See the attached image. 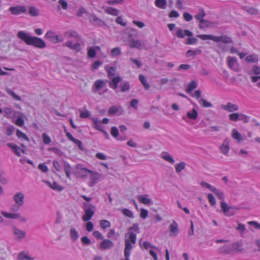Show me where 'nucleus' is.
<instances>
[{
    "label": "nucleus",
    "mask_w": 260,
    "mask_h": 260,
    "mask_svg": "<svg viewBox=\"0 0 260 260\" xmlns=\"http://www.w3.org/2000/svg\"><path fill=\"white\" fill-rule=\"evenodd\" d=\"M197 37L202 40H211L214 41L215 36L212 35H198Z\"/></svg>",
    "instance_id": "nucleus-44"
},
{
    "label": "nucleus",
    "mask_w": 260,
    "mask_h": 260,
    "mask_svg": "<svg viewBox=\"0 0 260 260\" xmlns=\"http://www.w3.org/2000/svg\"><path fill=\"white\" fill-rule=\"evenodd\" d=\"M199 103L200 105H201L203 107L205 108L212 107V104L211 103L207 102L204 99H200L199 100Z\"/></svg>",
    "instance_id": "nucleus-48"
},
{
    "label": "nucleus",
    "mask_w": 260,
    "mask_h": 260,
    "mask_svg": "<svg viewBox=\"0 0 260 260\" xmlns=\"http://www.w3.org/2000/svg\"><path fill=\"white\" fill-rule=\"evenodd\" d=\"M197 86H198L197 82L194 80H192L187 84V87L185 88V91L187 93H190L193 89L196 88L197 87Z\"/></svg>",
    "instance_id": "nucleus-33"
},
{
    "label": "nucleus",
    "mask_w": 260,
    "mask_h": 260,
    "mask_svg": "<svg viewBox=\"0 0 260 260\" xmlns=\"http://www.w3.org/2000/svg\"><path fill=\"white\" fill-rule=\"evenodd\" d=\"M47 183L49 185V186L54 190H57L58 191H61L63 188L58 185V184L55 182H53L51 184L49 182H47Z\"/></svg>",
    "instance_id": "nucleus-47"
},
{
    "label": "nucleus",
    "mask_w": 260,
    "mask_h": 260,
    "mask_svg": "<svg viewBox=\"0 0 260 260\" xmlns=\"http://www.w3.org/2000/svg\"><path fill=\"white\" fill-rule=\"evenodd\" d=\"M90 172H91V170H89L80 165H78L77 166L75 174L78 177L84 178L87 176Z\"/></svg>",
    "instance_id": "nucleus-6"
},
{
    "label": "nucleus",
    "mask_w": 260,
    "mask_h": 260,
    "mask_svg": "<svg viewBox=\"0 0 260 260\" xmlns=\"http://www.w3.org/2000/svg\"><path fill=\"white\" fill-rule=\"evenodd\" d=\"M6 90L8 94L11 95L14 100L20 101L21 100V98L19 95H17L11 89L7 88Z\"/></svg>",
    "instance_id": "nucleus-42"
},
{
    "label": "nucleus",
    "mask_w": 260,
    "mask_h": 260,
    "mask_svg": "<svg viewBox=\"0 0 260 260\" xmlns=\"http://www.w3.org/2000/svg\"><path fill=\"white\" fill-rule=\"evenodd\" d=\"M123 0H108L106 3L109 5H114L116 4H122Z\"/></svg>",
    "instance_id": "nucleus-60"
},
{
    "label": "nucleus",
    "mask_w": 260,
    "mask_h": 260,
    "mask_svg": "<svg viewBox=\"0 0 260 260\" xmlns=\"http://www.w3.org/2000/svg\"><path fill=\"white\" fill-rule=\"evenodd\" d=\"M7 146L13 149L14 152L17 156L21 155V148L20 147L12 143H8Z\"/></svg>",
    "instance_id": "nucleus-26"
},
{
    "label": "nucleus",
    "mask_w": 260,
    "mask_h": 260,
    "mask_svg": "<svg viewBox=\"0 0 260 260\" xmlns=\"http://www.w3.org/2000/svg\"><path fill=\"white\" fill-rule=\"evenodd\" d=\"M220 131V127L218 126H211L210 127H209V128H207L206 129H205L204 131L205 132L207 133H210L212 131H214V132H218Z\"/></svg>",
    "instance_id": "nucleus-63"
},
{
    "label": "nucleus",
    "mask_w": 260,
    "mask_h": 260,
    "mask_svg": "<svg viewBox=\"0 0 260 260\" xmlns=\"http://www.w3.org/2000/svg\"><path fill=\"white\" fill-rule=\"evenodd\" d=\"M229 146H230V139L228 138H226L224 140L222 144L220 147V150L221 152L224 155L227 154L229 152V149H230Z\"/></svg>",
    "instance_id": "nucleus-16"
},
{
    "label": "nucleus",
    "mask_w": 260,
    "mask_h": 260,
    "mask_svg": "<svg viewBox=\"0 0 260 260\" xmlns=\"http://www.w3.org/2000/svg\"><path fill=\"white\" fill-rule=\"evenodd\" d=\"M17 36L28 45L40 49H43L46 47V43L43 39L36 36H31L29 34L23 31H18Z\"/></svg>",
    "instance_id": "nucleus-2"
},
{
    "label": "nucleus",
    "mask_w": 260,
    "mask_h": 260,
    "mask_svg": "<svg viewBox=\"0 0 260 260\" xmlns=\"http://www.w3.org/2000/svg\"><path fill=\"white\" fill-rule=\"evenodd\" d=\"M214 42H221L225 43V44H228V43H232L233 41H232V39L229 37L220 36H215Z\"/></svg>",
    "instance_id": "nucleus-20"
},
{
    "label": "nucleus",
    "mask_w": 260,
    "mask_h": 260,
    "mask_svg": "<svg viewBox=\"0 0 260 260\" xmlns=\"http://www.w3.org/2000/svg\"><path fill=\"white\" fill-rule=\"evenodd\" d=\"M214 24H217L216 22H210L207 20L204 19L199 24V28L200 29H205L207 28L212 27Z\"/></svg>",
    "instance_id": "nucleus-22"
},
{
    "label": "nucleus",
    "mask_w": 260,
    "mask_h": 260,
    "mask_svg": "<svg viewBox=\"0 0 260 260\" xmlns=\"http://www.w3.org/2000/svg\"><path fill=\"white\" fill-rule=\"evenodd\" d=\"M155 5L157 8L161 9L166 8L167 1V0H155L154 2Z\"/></svg>",
    "instance_id": "nucleus-35"
},
{
    "label": "nucleus",
    "mask_w": 260,
    "mask_h": 260,
    "mask_svg": "<svg viewBox=\"0 0 260 260\" xmlns=\"http://www.w3.org/2000/svg\"><path fill=\"white\" fill-rule=\"evenodd\" d=\"M82 209H83L84 214L82 216V219L84 222L89 221L92 218L95 212V206L91 203L84 202Z\"/></svg>",
    "instance_id": "nucleus-3"
},
{
    "label": "nucleus",
    "mask_w": 260,
    "mask_h": 260,
    "mask_svg": "<svg viewBox=\"0 0 260 260\" xmlns=\"http://www.w3.org/2000/svg\"><path fill=\"white\" fill-rule=\"evenodd\" d=\"M212 192H214L217 197V198L221 200V201H224V196L222 191L215 187Z\"/></svg>",
    "instance_id": "nucleus-43"
},
{
    "label": "nucleus",
    "mask_w": 260,
    "mask_h": 260,
    "mask_svg": "<svg viewBox=\"0 0 260 260\" xmlns=\"http://www.w3.org/2000/svg\"><path fill=\"white\" fill-rule=\"evenodd\" d=\"M149 196L148 194L140 195L138 197V200L141 203L144 205H149L152 201L150 199L148 198Z\"/></svg>",
    "instance_id": "nucleus-23"
},
{
    "label": "nucleus",
    "mask_w": 260,
    "mask_h": 260,
    "mask_svg": "<svg viewBox=\"0 0 260 260\" xmlns=\"http://www.w3.org/2000/svg\"><path fill=\"white\" fill-rule=\"evenodd\" d=\"M89 22L95 26H100L105 24V22L94 15H90L89 17Z\"/></svg>",
    "instance_id": "nucleus-10"
},
{
    "label": "nucleus",
    "mask_w": 260,
    "mask_h": 260,
    "mask_svg": "<svg viewBox=\"0 0 260 260\" xmlns=\"http://www.w3.org/2000/svg\"><path fill=\"white\" fill-rule=\"evenodd\" d=\"M28 10L29 14L32 16H37L39 15L38 10L33 6L29 7Z\"/></svg>",
    "instance_id": "nucleus-50"
},
{
    "label": "nucleus",
    "mask_w": 260,
    "mask_h": 260,
    "mask_svg": "<svg viewBox=\"0 0 260 260\" xmlns=\"http://www.w3.org/2000/svg\"><path fill=\"white\" fill-rule=\"evenodd\" d=\"M170 236H176L178 233V225L177 222L174 221L169 226Z\"/></svg>",
    "instance_id": "nucleus-18"
},
{
    "label": "nucleus",
    "mask_w": 260,
    "mask_h": 260,
    "mask_svg": "<svg viewBox=\"0 0 260 260\" xmlns=\"http://www.w3.org/2000/svg\"><path fill=\"white\" fill-rule=\"evenodd\" d=\"M101 227L103 229H106L111 226L110 221L107 220H102L100 223Z\"/></svg>",
    "instance_id": "nucleus-52"
},
{
    "label": "nucleus",
    "mask_w": 260,
    "mask_h": 260,
    "mask_svg": "<svg viewBox=\"0 0 260 260\" xmlns=\"http://www.w3.org/2000/svg\"><path fill=\"white\" fill-rule=\"evenodd\" d=\"M128 43H130L133 40H135L139 36V34L137 30L135 29H132L131 31L128 33Z\"/></svg>",
    "instance_id": "nucleus-28"
},
{
    "label": "nucleus",
    "mask_w": 260,
    "mask_h": 260,
    "mask_svg": "<svg viewBox=\"0 0 260 260\" xmlns=\"http://www.w3.org/2000/svg\"><path fill=\"white\" fill-rule=\"evenodd\" d=\"M221 108L222 110H225L229 112L236 111L239 109V107L237 105L233 104L231 102H228L226 105H222Z\"/></svg>",
    "instance_id": "nucleus-11"
},
{
    "label": "nucleus",
    "mask_w": 260,
    "mask_h": 260,
    "mask_svg": "<svg viewBox=\"0 0 260 260\" xmlns=\"http://www.w3.org/2000/svg\"><path fill=\"white\" fill-rule=\"evenodd\" d=\"M200 185L204 187H206L209 189L210 191H212L215 187L211 186L210 184L205 182L204 181H201L200 183Z\"/></svg>",
    "instance_id": "nucleus-62"
},
{
    "label": "nucleus",
    "mask_w": 260,
    "mask_h": 260,
    "mask_svg": "<svg viewBox=\"0 0 260 260\" xmlns=\"http://www.w3.org/2000/svg\"><path fill=\"white\" fill-rule=\"evenodd\" d=\"M42 138L43 142L45 144H49L51 142L50 138L46 133L43 134Z\"/></svg>",
    "instance_id": "nucleus-64"
},
{
    "label": "nucleus",
    "mask_w": 260,
    "mask_h": 260,
    "mask_svg": "<svg viewBox=\"0 0 260 260\" xmlns=\"http://www.w3.org/2000/svg\"><path fill=\"white\" fill-rule=\"evenodd\" d=\"M221 208L226 216H232L234 214V213L229 212L230 210L232 208L231 206H229L224 201L221 202Z\"/></svg>",
    "instance_id": "nucleus-21"
},
{
    "label": "nucleus",
    "mask_w": 260,
    "mask_h": 260,
    "mask_svg": "<svg viewBox=\"0 0 260 260\" xmlns=\"http://www.w3.org/2000/svg\"><path fill=\"white\" fill-rule=\"evenodd\" d=\"M111 53L113 56H117V55H120L121 54L120 48L118 47L113 48L112 49Z\"/></svg>",
    "instance_id": "nucleus-58"
},
{
    "label": "nucleus",
    "mask_w": 260,
    "mask_h": 260,
    "mask_svg": "<svg viewBox=\"0 0 260 260\" xmlns=\"http://www.w3.org/2000/svg\"><path fill=\"white\" fill-rule=\"evenodd\" d=\"M106 81L102 79H99L95 81L92 87V91L93 92H96L101 88L106 87Z\"/></svg>",
    "instance_id": "nucleus-9"
},
{
    "label": "nucleus",
    "mask_w": 260,
    "mask_h": 260,
    "mask_svg": "<svg viewBox=\"0 0 260 260\" xmlns=\"http://www.w3.org/2000/svg\"><path fill=\"white\" fill-rule=\"evenodd\" d=\"M119 88L122 92L128 91L130 88L129 82L125 81L121 82L119 85Z\"/></svg>",
    "instance_id": "nucleus-37"
},
{
    "label": "nucleus",
    "mask_w": 260,
    "mask_h": 260,
    "mask_svg": "<svg viewBox=\"0 0 260 260\" xmlns=\"http://www.w3.org/2000/svg\"><path fill=\"white\" fill-rule=\"evenodd\" d=\"M175 82H176V79H173L169 80V79H168L167 78H163L160 79L159 83H160V85L162 86L163 85L166 84L168 83V82L172 83Z\"/></svg>",
    "instance_id": "nucleus-51"
},
{
    "label": "nucleus",
    "mask_w": 260,
    "mask_h": 260,
    "mask_svg": "<svg viewBox=\"0 0 260 260\" xmlns=\"http://www.w3.org/2000/svg\"><path fill=\"white\" fill-rule=\"evenodd\" d=\"M122 213L126 216L134 218V214L132 211L130 210L125 208L122 210Z\"/></svg>",
    "instance_id": "nucleus-56"
},
{
    "label": "nucleus",
    "mask_w": 260,
    "mask_h": 260,
    "mask_svg": "<svg viewBox=\"0 0 260 260\" xmlns=\"http://www.w3.org/2000/svg\"><path fill=\"white\" fill-rule=\"evenodd\" d=\"M66 46L69 48L76 50L77 52L81 50L80 44L77 43L75 44H73V42L71 41H68L66 43Z\"/></svg>",
    "instance_id": "nucleus-27"
},
{
    "label": "nucleus",
    "mask_w": 260,
    "mask_h": 260,
    "mask_svg": "<svg viewBox=\"0 0 260 260\" xmlns=\"http://www.w3.org/2000/svg\"><path fill=\"white\" fill-rule=\"evenodd\" d=\"M13 232L15 235V239L16 240L20 241L25 237V232L15 227L13 228Z\"/></svg>",
    "instance_id": "nucleus-13"
},
{
    "label": "nucleus",
    "mask_w": 260,
    "mask_h": 260,
    "mask_svg": "<svg viewBox=\"0 0 260 260\" xmlns=\"http://www.w3.org/2000/svg\"><path fill=\"white\" fill-rule=\"evenodd\" d=\"M4 111L5 113L7 114L9 117H12L15 114V111L11 108H5L4 110Z\"/></svg>",
    "instance_id": "nucleus-55"
},
{
    "label": "nucleus",
    "mask_w": 260,
    "mask_h": 260,
    "mask_svg": "<svg viewBox=\"0 0 260 260\" xmlns=\"http://www.w3.org/2000/svg\"><path fill=\"white\" fill-rule=\"evenodd\" d=\"M106 13L114 16H117L119 15V10L117 9H115L113 7H108L105 10Z\"/></svg>",
    "instance_id": "nucleus-32"
},
{
    "label": "nucleus",
    "mask_w": 260,
    "mask_h": 260,
    "mask_svg": "<svg viewBox=\"0 0 260 260\" xmlns=\"http://www.w3.org/2000/svg\"><path fill=\"white\" fill-rule=\"evenodd\" d=\"M232 137L237 140L239 142L242 141L241 134L236 129H233L232 131Z\"/></svg>",
    "instance_id": "nucleus-45"
},
{
    "label": "nucleus",
    "mask_w": 260,
    "mask_h": 260,
    "mask_svg": "<svg viewBox=\"0 0 260 260\" xmlns=\"http://www.w3.org/2000/svg\"><path fill=\"white\" fill-rule=\"evenodd\" d=\"M139 225L137 223H134L133 225L128 229V232L125 234V238L124 240L125 248L124 254L125 259L122 260H130L129 256L131 251L133 248L132 244H134L136 242L137 235L136 233H139Z\"/></svg>",
    "instance_id": "nucleus-1"
},
{
    "label": "nucleus",
    "mask_w": 260,
    "mask_h": 260,
    "mask_svg": "<svg viewBox=\"0 0 260 260\" xmlns=\"http://www.w3.org/2000/svg\"><path fill=\"white\" fill-rule=\"evenodd\" d=\"M16 135L19 138H22L24 140L29 142V139L28 137L24 133L22 132L21 131L18 129L16 132Z\"/></svg>",
    "instance_id": "nucleus-54"
},
{
    "label": "nucleus",
    "mask_w": 260,
    "mask_h": 260,
    "mask_svg": "<svg viewBox=\"0 0 260 260\" xmlns=\"http://www.w3.org/2000/svg\"><path fill=\"white\" fill-rule=\"evenodd\" d=\"M201 53V50L200 49H196L195 50H189L186 52L187 56H195L197 54H200Z\"/></svg>",
    "instance_id": "nucleus-53"
},
{
    "label": "nucleus",
    "mask_w": 260,
    "mask_h": 260,
    "mask_svg": "<svg viewBox=\"0 0 260 260\" xmlns=\"http://www.w3.org/2000/svg\"><path fill=\"white\" fill-rule=\"evenodd\" d=\"M240 114L238 113H232L229 115V118L231 121H236L238 120Z\"/></svg>",
    "instance_id": "nucleus-61"
},
{
    "label": "nucleus",
    "mask_w": 260,
    "mask_h": 260,
    "mask_svg": "<svg viewBox=\"0 0 260 260\" xmlns=\"http://www.w3.org/2000/svg\"><path fill=\"white\" fill-rule=\"evenodd\" d=\"M186 165V164L184 161H181L178 164H176L175 166L176 172L177 173H180L183 170L185 169Z\"/></svg>",
    "instance_id": "nucleus-39"
},
{
    "label": "nucleus",
    "mask_w": 260,
    "mask_h": 260,
    "mask_svg": "<svg viewBox=\"0 0 260 260\" xmlns=\"http://www.w3.org/2000/svg\"><path fill=\"white\" fill-rule=\"evenodd\" d=\"M109 79L110 81H108V83L110 87L116 90L117 88L118 83L121 80L120 77L116 76L111 77V79ZM106 82H108V81H106Z\"/></svg>",
    "instance_id": "nucleus-12"
},
{
    "label": "nucleus",
    "mask_w": 260,
    "mask_h": 260,
    "mask_svg": "<svg viewBox=\"0 0 260 260\" xmlns=\"http://www.w3.org/2000/svg\"><path fill=\"white\" fill-rule=\"evenodd\" d=\"M18 258L19 260H35V257L31 256L29 252L25 251L20 252L18 255Z\"/></svg>",
    "instance_id": "nucleus-19"
},
{
    "label": "nucleus",
    "mask_w": 260,
    "mask_h": 260,
    "mask_svg": "<svg viewBox=\"0 0 260 260\" xmlns=\"http://www.w3.org/2000/svg\"><path fill=\"white\" fill-rule=\"evenodd\" d=\"M147 44V41L146 40L141 42L138 40H134L129 43L128 45L131 48H136L139 50H142L146 48Z\"/></svg>",
    "instance_id": "nucleus-5"
},
{
    "label": "nucleus",
    "mask_w": 260,
    "mask_h": 260,
    "mask_svg": "<svg viewBox=\"0 0 260 260\" xmlns=\"http://www.w3.org/2000/svg\"><path fill=\"white\" fill-rule=\"evenodd\" d=\"M245 60L248 63H257L258 60V57L255 54H251L246 57Z\"/></svg>",
    "instance_id": "nucleus-30"
},
{
    "label": "nucleus",
    "mask_w": 260,
    "mask_h": 260,
    "mask_svg": "<svg viewBox=\"0 0 260 260\" xmlns=\"http://www.w3.org/2000/svg\"><path fill=\"white\" fill-rule=\"evenodd\" d=\"M176 36L178 38H183L185 36L192 37L193 36V33L189 30L185 29L183 31L182 29L179 28L176 32Z\"/></svg>",
    "instance_id": "nucleus-17"
},
{
    "label": "nucleus",
    "mask_w": 260,
    "mask_h": 260,
    "mask_svg": "<svg viewBox=\"0 0 260 260\" xmlns=\"http://www.w3.org/2000/svg\"><path fill=\"white\" fill-rule=\"evenodd\" d=\"M67 34H69L70 38H74L78 42L81 41V37L78 32L74 30H70Z\"/></svg>",
    "instance_id": "nucleus-41"
},
{
    "label": "nucleus",
    "mask_w": 260,
    "mask_h": 260,
    "mask_svg": "<svg viewBox=\"0 0 260 260\" xmlns=\"http://www.w3.org/2000/svg\"><path fill=\"white\" fill-rule=\"evenodd\" d=\"M230 245L232 253H237L241 252L243 249L242 242L240 241H238L236 242L233 243Z\"/></svg>",
    "instance_id": "nucleus-15"
},
{
    "label": "nucleus",
    "mask_w": 260,
    "mask_h": 260,
    "mask_svg": "<svg viewBox=\"0 0 260 260\" xmlns=\"http://www.w3.org/2000/svg\"><path fill=\"white\" fill-rule=\"evenodd\" d=\"M93 122L94 123V127L98 130L102 132L104 129L103 128V126L101 124V123L99 122L98 118H95L92 119Z\"/></svg>",
    "instance_id": "nucleus-46"
},
{
    "label": "nucleus",
    "mask_w": 260,
    "mask_h": 260,
    "mask_svg": "<svg viewBox=\"0 0 260 260\" xmlns=\"http://www.w3.org/2000/svg\"><path fill=\"white\" fill-rule=\"evenodd\" d=\"M14 200L16 204L22 206L24 204V195L20 192H17L13 197Z\"/></svg>",
    "instance_id": "nucleus-14"
},
{
    "label": "nucleus",
    "mask_w": 260,
    "mask_h": 260,
    "mask_svg": "<svg viewBox=\"0 0 260 260\" xmlns=\"http://www.w3.org/2000/svg\"><path fill=\"white\" fill-rule=\"evenodd\" d=\"M251 68L247 70L248 75L251 76L252 81L256 82L260 80V68L258 66H250Z\"/></svg>",
    "instance_id": "nucleus-4"
},
{
    "label": "nucleus",
    "mask_w": 260,
    "mask_h": 260,
    "mask_svg": "<svg viewBox=\"0 0 260 260\" xmlns=\"http://www.w3.org/2000/svg\"><path fill=\"white\" fill-rule=\"evenodd\" d=\"M9 11L12 15H18L21 14L26 13L27 10L24 6H17L11 7L9 9Z\"/></svg>",
    "instance_id": "nucleus-7"
},
{
    "label": "nucleus",
    "mask_w": 260,
    "mask_h": 260,
    "mask_svg": "<svg viewBox=\"0 0 260 260\" xmlns=\"http://www.w3.org/2000/svg\"><path fill=\"white\" fill-rule=\"evenodd\" d=\"M186 115L189 119L196 120L198 116V113L197 110L193 108L191 111L187 112Z\"/></svg>",
    "instance_id": "nucleus-36"
},
{
    "label": "nucleus",
    "mask_w": 260,
    "mask_h": 260,
    "mask_svg": "<svg viewBox=\"0 0 260 260\" xmlns=\"http://www.w3.org/2000/svg\"><path fill=\"white\" fill-rule=\"evenodd\" d=\"M2 215L7 218L11 219H17L20 217L19 213H9L5 212H2Z\"/></svg>",
    "instance_id": "nucleus-40"
},
{
    "label": "nucleus",
    "mask_w": 260,
    "mask_h": 260,
    "mask_svg": "<svg viewBox=\"0 0 260 260\" xmlns=\"http://www.w3.org/2000/svg\"><path fill=\"white\" fill-rule=\"evenodd\" d=\"M100 246L104 249H110L114 246V243L110 240L105 239L101 243Z\"/></svg>",
    "instance_id": "nucleus-24"
},
{
    "label": "nucleus",
    "mask_w": 260,
    "mask_h": 260,
    "mask_svg": "<svg viewBox=\"0 0 260 260\" xmlns=\"http://www.w3.org/2000/svg\"><path fill=\"white\" fill-rule=\"evenodd\" d=\"M45 38L49 39L50 41L57 42L58 36H55L53 31L49 30L45 34Z\"/></svg>",
    "instance_id": "nucleus-31"
},
{
    "label": "nucleus",
    "mask_w": 260,
    "mask_h": 260,
    "mask_svg": "<svg viewBox=\"0 0 260 260\" xmlns=\"http://www.w3.org/2000/svg\"><path fill=\"white\" fill-rule=\"evenodd\" d=\"M219 253L224 254H229L232 253L230 245H225L220 247L218 249Z\"/></svg>",
    "instance_id": "nucleus-29"
},
{
    "label": "nucleus",
    "mask_w": 260,
    "mask_h": 260,
    "mask_svg": "<svg viewBox=\"0 0 260 260\" xmlns=\"http://www.w3.org/2000/svg\"><path fill=\"white\" fill-rule=\"evenodd\" d=\"M160 156L163 159L171 164H174L175 162L173 157L167 152H162L160 154Z\"/></svg>",
    "instance_id": "nucleus-25"
},
{
    "label": "nucleus",
    "mask_w": 260,
    "mask_h": 260,
    "mask_svg": "<svg viewBox=\"0 0 260 260\" xmlns=\"http://www.w3.org/2000/svg\"><path fill=\"white\" fill-rule=\"evenodd\" d=\"M139 79L145 90H148L150 88V85L147 82V80L143 74H140Z\"/></svg>",
    "instance_id": "nucleus-34"
},
{
    "label": "nucleus",
    "mask_w": 260,
    "mask_h": 260,
    "mask_svg": "<svg viewBox=\"0 0 260 260\" xmlns=\"http://www.w3.org/2000/svg\"><path fill=\"white\" fill-rule=\"evenodd\" d=\"M208 199L209 202L211 206H214L216 204V202L215 198L212 193H209L208 194Z\"/></svg>",
    "instance_id": "nucleus-59"
},
{
    "label": "nucleus",
    "mask_w": 260,
    "mask_h": 260,
    "mask_svg": "<svg viewBox=\"0 0 260 260\" xmlns=\"http://www.w3.org/2000/svg\"><path fill=\"white\" fill-rule=\"evenodd\" d=\"M116 74V68L113 66H111L109 69H108V78L111 79V77H115Z\"/></svg>",
    "instance_id": "nucleus-49"
},
{
    "label": "nucleus",
    "mask_w": 260,
    "mask_h": 260,
    "mask_svg": "<svg viewBox=\"0 0 260 260\" xmlns=\"http://www.w3.org/2000/svg\"><path fill=\"white\" fill-rule=\"evenodd\" d=\"M111 134L115 138H117L119 135V131L118 128L115 126L111 127Z\"/></svg>",
    "instance_id": "nucleus-57"
},
{
    "label": "nucleus",
    "mask_w": 260,
    "mask_h": 260,
    "mask_svg": "<svg viewBox=\"0 0 260 260\" xmlns=\"http://www.w3.org/2000/svg\"><path fill=\"white\" fill-rule=\"evenodd\" d=\"M70 237L73 241H76L79 237L78 232L75 228H71L70 231Z\"/></svg>",
    "instance_id": "nucleus-38"
},
{
    "label": "nucleus",
    "mask_w": 260,
    "mask_h": 260,
    "mask_svg": "<svg viewBox=\"0 0 260 260\" xmlns=\"http://www.w3.org/2000/svg\"><path fill=\"white\" fill-rule=\"evenodd\" d=\"M89 174H90V176L88 185L89 186L92 187L98 183L100 178L102 177V175L97 172H93L92 171H91V172H90Z\"/></svg>",
    "instance_id": "nucleus-8"
}]
</instances>
